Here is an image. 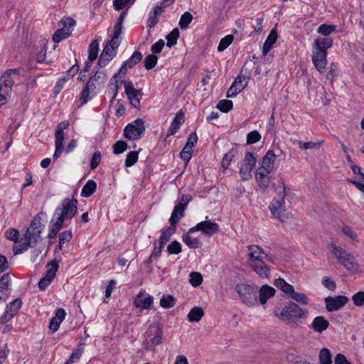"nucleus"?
Here are the masks:
<instances>
[{
  "mask_svg": "<svg viewBox=\"0 0 364 364\" xmlns=\"http://www.w3.org/2000/svg\"><path fill=\"white\" fill-rule=\"evenodd\" d=\"M79 65H77V61L76 60L75 64H74L70 69H68L65 75L63 76L68 80L70 78L73 77L79 71Z\"/></svg>",
  "mask_w": 364,
  "mask_h": 364,
  "instance_id": "nucleus-61",
  "label": "nucleus"
},
{
  "mask_svg": "<svg viewBox=\"0 0 364 364\" xmlns=\"http://www.w3.org/2000/svg\"><path fill=\"white\" fill-rule=\"evenodd\" d=\"M352 299L355 305L361 306L364 305V291H359L355 294Z\"/></svg>",
  "mask_w": 364,
  "mask_h": 364,
  "instance_id": "nucleus-62",
  "label": "nucleus"
},
{
  "mask_svg": "<svg viewBox=\"0 0 364 364\" xmlns=\"http://www.w3.org/2000/svg\"><path fill=\"white\" fill-rule=\"evenodd\" d=\"M144 132V121L142 119L138 118L125 127L124 136L129 140L136 141L142 137Z\"/></svg>",
  "mask_w": 364,
  "mask_h": 364,
  "instance_id": "nucleus-11",
  "label": "nucleus"
},
{
  "mask_svg": "<svg viewBox=\"0 0 364 364\" xmlns=\"http://www.w3.org/2000/svg\"><path fill=\"white\" fill-rule=\"evenodd\" d=\"M193 20V16L190 12H185L180 18L179 26L182 30H185Z\"/></svg>",
  "mask_w": 364,
  "mask_h": 364,
  "instance_id": "nucleus-46",
  "label": "nucleus"
},
{
  "mask_svg": "<svg viewBox=\"0 0 364 364\" xmlns=\"http://www.w3.org/2000/svg\"><path fill=\"white\" fill-rule=\"evenodd\" d=\"M67 81H68V80L66 78H65L64 77H60L58 80V81L56 82V83L53 87V94L55 96H57L60 92V91L62 90V89L64 87V85L65 84V82Z\"/></svg>",
  "mask_w": 364,
  "mask_h": 364,
  "instance_id": "nucleus-59",
  "label": "nucleus"
},
{
  "mask_svg": "<svg viewBox=\"0 0 364 364\" xmlns=\"http://www.w3.org/2000/svg\"><path fill=\"white\" fill-rule=\"evenodd\" d=\"M5 234H6V237L8 240L14 242L15 244L14 245L19 244V241H20L19 232L17 230L14 229V228L8 229L6 231Z\"/></svg>",
  "mask_w": 364,
  "mask_h": 364,
  "instance_id": "nucleus-48",
  "label": "nucleus"
},
{
  "mask_svg": "<svg viewBox=\"0 0 364 364\" xmlns=\"http://www.w3.org/2000/svg\"><path fill=\"white\" fill-rule=\"evenodd\" d=\"M333 45L331 38H317L312 46V62L316 69L323 73L327 65V50Z\"/></svg>",
  "mask_w": 364,
  "mask_h": 364,
  "instance_id": "nucleus-5",
  "label": "nucleus"
},
{
  "mask_svg": "<svg viewBox=\"0 0 364 364\" xmlns=\"http://www.w3.org/2000/svg\"><path fill=\"white\" fill-rule=\"evenodd\" d=\"M46 215L45 213L41 212L32 219L23 237L20 238L19 244L13 246L12 250L15 255L23 253L29 247L36 246L44 227L41 223V216Z\"/></svg>",
  "mask_w": 364,
  "mask_h": 364,
  "instance_id": "nucleus-2",
  "label": "nucleus"
},
{
  "mask_svg": "<svg viewBox=\"0 0 364 364\" xmlns=\"http://www.w3.org/2000/svg\"><path fill=\"white\" fill-rule=\"evenodd\" d=\"M276 159V155L272 150H269L262 159V166L266 170H273V165Z\"/></svg>",
  "mask_w": 364,
  "mask_h": 364,
  "instance_id": "nucleus-28",
  "label": "nucleus"
},
{
  "mask_svg": "<svg viewBox=\"0 0 364 364\" xmlns=\"http://www.w3.org/2000/svg\"><path fill=\"white\" fill-rule=\"evenodd\" d=\"M84 343H80L77 348L71 353L70 358L65 362V364H72L77 362L84 352Z\"/></svg>",
  "mask_w": 364,
  "mask_h": 364,
  "instance_id": "nucleus-30",
  "label": "nucleus"
},
{
  "mask_svg": "<svg viewBox=\"0 0 364 364\" xmlns=\"http://www.w3.org/2000/svg\"><path fill=\"white\" fill-rule=\"evenodd\" d=\"M116 50L106 45L98 60L99 66L100 68L105 67L116 55Z\"/></svg>",
  "mask_w": 364,
  "mask_h": 364,
  "instance_id": "nucleus-21",
  "label": "nucleus"
},
{
  "mask_svg": "<svg viewBox=\"0 0 364 364\" xmlns=\"http://www.w3.org/2000/svg\"><path fill=\"white\" fill-rule=\"evenodd\" d=\"M249 77L243 75H238L234 82L232 84L238 91L242 92L248 83Z\"/></svg>",
  "mask_w": 364,
  "mask_h": 364,
  "instance_id": "nucleus-33",
  "label": "nucleus"
},
{
  "mask_svg": "<svg viewBox=\"0 0 364 364\" xmlns=\"http://www.w3.org/2000/svg\"><path fill=\"white\" fill-rule=\"evenodd\" d=\"M122 33V32L119 31V29H118L117 31L114 30L112 38L107 43L106 45L117 51V49L121 43L120 36Z\"/></svg>",
  "mask_w": 364,
  "mask_h": 364,
  "instance_id": "nucleus-35",
  "label": "nucleus"
},
{
  "mask_svg": "<svg viewBox=\"0 0 364 364\" xmlns=\"http://www.w3.org/2000/svg\"><path fill=\"white\" fill-rule=\"evenodd\" d=\"M237 153V149H231L228 153H226L224 155V156L223 158L222 163H221L222 164V166L224 168H228L231 161L235 156Z\"/></svg>",
  "mask_w": 364,
  "mask_h": 364,
  "instance_id": "nucleus-44",
  "label": "nucleus"
},
{
  "mask_svg": "<svg viewBox=\"0 0 364 364\" xmlns=\"http://www.w3.org/2000/svg\"><path fill=\"white\" fill-rule=\"evenodd\" d=\"M320 364H331V354L328 348H322L319 353Z\"/></svg>",
  "mask_w": 364,
  "mask_h": 364,
  "instance_id": "nucleus-43",
  "label": "nucleus"
},
{
  "mask_svg": "<svg viewBox=\"0 0 364 364\" xmlns=\"http://www.w3.org/2000/svg\"><path fill=\"white\" fill-rule=\"evenodd\" d=\"M330 250L332 254L338 259V261L345 267L346 269L350 272H355L358 269V264L355 261V258L351 254L347 252L343 248L331 245Z\"/></svg>",
  "mask_w": 364,
  "mask_h": 364,
  "instance_id": "nucleus-8",
  "label": "nucleus"
},
{
  "mask_svg": "<svg viewBox=\"0 0 364 364\" xmlns=\"http://www.w3.org/2000/svg\"><path fill=\"white\" fill-rule=\"evenodd\" d=\"M50 268L47 270L46 275L38 282V288L44 291L51 284L56 275L58 269V264L55 260H52L47 264Z\"/></svg>",
  "mask_w": 364,
  "mask_h": 364,
  "instance_id": "nucleus-15",
  "label": "nucleus"
},
{
  "mask_svg": "<svg viewBox=\"0 0 364 364\" xmlns=\"http://www.w3.org/2000/svg\"><path fill=\"white\" fill-rule=\"evenodd\" d=\"M343 234L350 238L353 241H358V235L350 227L344 226L341 229Z\"/></svg>",
  "mask_w": 364,
  "mask_h": 364,
  "instance_id": "nucleus-60",
  "label": "nucleus"
},
{
  "mask_svg": "<svg viewBox=\"0 0 364 364\" xmlns=\"http://www.w3.org/2000/svg\"><path fill=\"white\" fill-rule=\"evenodd\" d=\"M289 297H291L293 300L296 301L298 303H300L301 304L307 305L309 304V299L306 296V295L304 293H299L293 290V291L289 295Z\"/></svg>",
  "mask_w": 364,
  "mask_h": 364,
  "instance_id": "nucleus-45",
  "label": "nucleus"
},
{
  "mask_svg": "<svg viewBox=\"0 0 364 364\" xmlns=\"http://www.w3.org/2000/svg\"><path fill=\"white\" fill-rule=\"evenodd\" d=\"M63 27L55 31L53 33L52 39L55 43H60L63 39L68 38L72 33L73 27L75 21L72 18H65L60 21Z\"/></svg>",
  "mask_w": 364,
  "mask_h": 364,
  "instance_id": "nucleus-12",
  "label": "nucleus"
},
{
  "mask_svg": "<svg viewBox=\"0 0 364 364\" xmlns=\"http://www.w3.org/2000/svg\"><path fill=\"white\" fill-rule=\"evenodd\" d=\"M261 139V136L257 131H252L247 135V143L248 144H252L259 141Z\"/></svg>",
  "mask_w": 364,
  "mask_h": 364,
  "instance_id": "nucleus-57",
  "label": "nucleus"
},
{
  "mask_svg": "<svg viewBox=\"0 0 364 364\" xmlns=\"http://www.w3.org/2000/svg\"><path fill=\"white\" fill-rule=\"evenodd\" d=\"M267 258V255L259 246H247V263L261 278H268L270 274V268L264 262Z\"/></svg>",
  "mask_w": 364,
  "mask_h": 364,
  "instance_id": "nucleus-4",
  "label": "nucleus"
},
{
  "mask_svg": "<svg viewBox=\"0 0 364 364\" xmlns=\"http://www.w3.org/2000/svg\"><path fill=\"white\" fill-rule=\"evenodd\" d=\"M77 201L75 199L66 198L55 208L54 215L49 225L48 238H54L62 228L66 220L73 218L77 213Z\"/></svg>",
  "mask_w": 364,
  "mask_h": 364,
  "instance_id": "nucleus-1",
  "label": "nucleus"
},
{
  "mask_svg": "<svg viewBox=\"0 0 364 364\" xmlns=\"http://www.w3.org/2000/svg\"><path fill=\"white\" fill-rule=\"evenodd\" d=\"M329 322L323 316H316L310 327L316 333H321L328 328Z\"/></svg>",
  "mask_w": 364,
  "mask_h": 364,
  "instance_id": "nucleus-23",
  "label": "nucleus"
},
{
  "mask_svg": "<svg viewBox=\"0 0 364 364\" xmlns=\"http://www.w3.org/2000/svg\"><path fill=\"white\" fill-rule=\"evenodd\" d=\"M321 282H322V284L326 288H327L328 289H329L331 291L335 290V289L336 287V282L328 277H324L322 279Z\"/></svg>",
  "mask_w": 364,
  "mask_h": 364,
  "instance_id": "nucleus-63",
  "label": "nucleus"
},
{
  "mask_svg": "<svg viewBox=\"0 0 364 364\" xmlns=\"http://www.w3.org/2000/svg\"><path fill=\"white\" fill-rule=\"evenodd\" d=\"M232 102L228 100H220L218 105L217 108L223 112H228L232 108Z\"/></svg>",
  "mask_w": 364,
  "mask_h": 364,
  "instance_id": "nucleus-54",
  "label": "nucleus"
},
{
  "mask_svg": "<svg viewBox=\"0 0 364 364\" xmlns=\"http://www.w3.org/2000/svg\"><path fill=\"white\" fill-rule=\"evenodd\" d=\"M163 331L156 324H151L144 333L143 346L146 350H154L155 348L161 343Z\"/></svg>",
  "mask_w": 364,
  "mask_h": 364,
  "instance_id": "nucleus-9",
  "label": "nucleus"
},
{
  "mask_svg": "<svg viewBox=\"0 0 364 364\" xmlns=\"http://www.w3.org/2000/svg\"><path fill=\"white\" fill-rule=\"evenodd\" d=\"M182 251V247L179 242L175 240L167 246V252L169 255H178Z\"/></svg>",
  "mask_w": 364,
  "mask_h": 364,
  "instance_id": "nucleus-49",
  "label": "nucleus"
},
{
  "mask_svg": "<svg viewBox=\"0 0 364 364\" xmlns=\"http://www.w3.org/2000/svg\"><path fill=\"white\" fill-rule=\"evenodd\" d=\"M219 230L218 224L210 220H205L190 228V232L201 231L205 235L212 236L217 233Z\"/></svg>",
  "mask_w": 364,
  "mask_h": 364,
  "instance_id": "nucleus-17",
  "label": "nucleus"
},
{
  "mask_svg": "<svg viewBox=\"0 0 364 364\" xmlns=\"http://www.w3.org/2000/svg\"><path fill=\"white\" fill-rule=\"evenodd\" d=\"M69 126L68 121L60 122L56 127L55 132V150L53 154V158L57 159L61 154L63 149V140H64V130L66 129Z\"/></svg>",
  "mask_w": 364,
  "mask_h": 364,
  "instance_id": "nucleus-14",
  "label": "nucleus"
},
{
  "mask_svg": "<svg viewBox=\"0 0 364 364\" xmlns=\"http://www.w3.org/2000/svg\"><path fill=\"white\" fill-rule=\"evenodd\" d=\"M164 245H161L160 243L159 244V246H156V245H154V248L149 258L148 259L149 263H151L154 260L157 259L161 256V254L162 250L164 249Z\"/></svg>",
  "mask_w": 364,
  "mask_h": 364,
  "instance_id": "nucleus-55",
  "label": "nucleus"
},
{
  "mask_svg": "<svg viewBox=\"0 0 364 364\" xmlns=\"http://www.w3.org/2000/svg\"><path fill=\"white\" fill-rule=\"evenodd\" d=\"M203 315V310L200 307H194L190 311L187 316L190 322H198Z\"/></svg>",
  "mask_w": 364,
  "mask_h": 364,
  "instance_id": "nucleus-31",
  "label": "nucleus"
},
{
  "mask_svg": "<svg viewBox=\"0 0 364 364\" xmlns=\"http://www.w3.org/2000/svg\"><path fill=\"white\" fill-rule=\"evenodd\" d=\"M91 86V77H90L86 83L85 87L80 94L79 98L75 102L74 105L76 108L81 107L83 105L88 102Z\"/></svg>",
  "mask_w": 364,
  "mask_h": 364,
  "instance_id": "nucleus-22",
  "label": "nucleus"
},
{
  "mask_svg": "<svg viewBox=\"0 0 364 364\" xmlns=\"http://www.w3.org/2000/svg\"><path fill=\"white\" fill-rule=\"evenodd\" d=\"M233 36L232 35H228L223 38L218 46V50L222 52L225 50L232 42Z\"/></svg>",
  "mask_w": 364,
  "mask_h": 364,
  "instance_id": "nucleus-52",
  "label": "nucleus"
},
{
  "mask_svg": "<svg viewBox=\"0 0 364 364\" xmlns=\"http://www.w3.org/2000/svg\"><path fill=\"white\" fill-rule=\"evenodd\" d=\"M14 75H19V69H9L0 77V108L8 102L14 84Z\"/></svg>",
  "mask_w": 364,
  "mask_h": 364,
  "instance_id": "nucleus-7",
  "label": "nucleus"
},
{
  "mask_svg": "<svg viewBox=\"0 0 364 364\" xmlns=\"http://www.w3.org/2000/svg\"><path fill=\"white\" fill-rule=\"evenodd\" d=\"M348 301L346 296H328L325 299L326 309L328 311H337L342 308Z\"/></svg>",
  "mask_w": 364,
  "mask_h": 364,
  "instance_id": "nucleus-18",
  "label": "nucleus"
},
{
  "mask_svg": "<svg viewBox=\"0 0 364 364\" xmlns=\"http://www.w3.org/2000/svg\"><path fill=\"white\" fill-rule=\"evenodd\" d=\"M138 151H130L127 154L124 165L126 167L133 166L138 160Z\"/></svg>",
  "mask_w": 364,
  "mask_h": 364,
  "instance_id": "nucleus-53",
  "label": "nucleus"
},
{
  "mask_svg": "<svg viewBox=\"0 0 364 364\" xmlns=\"http://www.w3.org/2000/svg\"><path fill=\"white\" fill-rule=\"evenodd\" d=\"M274 284L289 296L294 289L292 285L287 283L284 279L282 278L275 279Z\"/></svg>",
  "mask_w": 364,
  "mask_h": 364,
  "instance_id": "nucleus-29",
  "label": "nucleus"
},
{
  "mask_svg": "<svg viewBox=\"0 0 364 364\" xmlns=\"http://www.w3.org/2000/svg\"><path fill=\"white\" fill-rule=\"evenodd\" d=\"M154 299L144 291H140L134 300V306L141 309H149L153 304Z\"/></svg>",
  "mask_w": 364,
  "mask_h": 364,
  "instance_id": "nucleus-19",
  "label": "nucleus"
},
{
  "mask_svg": "<svg viewBox=\"0 0 364 364\" xmlns=\"http://www.w3.org/2000/svg\"><path fill=\"white\" fill-rule=\"evenodd\" d=\"M189 282L193 287H198L203 282L202 275L197 272H192L189 274Z\"/></svg>",
  "mask_w": 364,
  "mask_h": 364,
  "instance_id": "nucleus-50",
  "label": "nucleus"
},
{
  "mask_svg": "<svg viewBox=\"0 0 364 364\" xmlns=\"http://www.w3.org/2000/svg\"><path fill=\"white\" fill-rule=\"evenodd\" d=\"M127 148V144L124 141H117L113 145L114 153L119 154L123 153Z\"/></svg>",
  "mask_w": 364,
  "mask_h": 364,
  "instance_id": "nucleus-56",
  "label": "nucleus"
},
{
  "mask_svg": "<svg viewBox=\"0 0 364 364\" xmlns=\"http://www.w3.org/2000/svg\"><path fill=\"white\" fill-rule=\"evenodd\" d=\"M21 306L22 300L20 298H17L7 304L5 309H8V311L14 316L21 308Z\"/></svg>",
  "mask_w": 364,
  "mask_h": 364,
  "instance_id": "nucleus-38",
  "label": "nucleus"
},
{
  "mask_svg": "<svg viewBox=\"0 0 364 364\" xmlns=\"http://www.w3.org/2000/svg\"><path fill=\"white\" fill-rule=\"evenodd\" d=\"M158 58L154 54L148 55L144 59V67L146 70H151L155 67Z\"/></svg>",
  "mask_w": 364,
  "mask_h": 364,
  "instance_id": "nucleus-51",
  "label": "nucleus"
},
{
  "mask_svg": "<svg viewBox=\"0 0 364 364\" xmlns=\"http://www.w3.org/2000/svg\"><path fill=\"white\" fill-rule=\"evenodd\" d=\"M142 58V54L139 51H134L131 57L125 61L129 68H133L136 64L139 63Z\"/></svg>",
  "mask_w": 364,
  "mask_h": 364,
  "instance_id": "nucleus-47",
  "label": "nucleus"
},
{
  "mask_svg": "<svg viewBox=\"0 0 364 364\" xmlns=\"http://www.w3.org/2000/svg\"><path fill=\"white\" fill-rule=\"evenodd\" d=\"M275 289L268 285H263L259 291V302L264 304L267 301L274 296Z\"/></svg>",
  "mask_w": 364,
  "mask_h": 364,
  "instance_id": "nucleus-25",
  "label": "nucleus"
},
{
  "mask_svg": "<svg viewBox=\"0 0 364 364\" xmlns=\"http://www.w3.org/2000/svg\"><path fill=\"white\" fill-rule=\"evenodd\" d=\"M184 216V210L179 207H174L173 210L169 219L170 224L176 226L178 221Z\"/></svg>",
  "mask_w": 364,
  "mask_h": 364,
  "instance_id": "nucleus-34",
  "label": "nucleus"
},
{
  "mask_svg": "<svg viewBox=\"0 0 364 364\" xmlns=\"http://www.w3.org/2000/svg\"><path fill=\"white\" fill-rule=\"evenodd\" d=\"M124 86L125 93L130 103L134 107H139L140 105V100L142 96L141 90L135 89L131 81H124Z\"/></svg>",
  "mask_w": 364,
  "mask_h": 364,
  "instance_id": "nucleus-16",
  "label": "nucleus"
},
{
  "mask_svg": "<svg viewBox=\"0 0 364 364\" xmlns=\"http://www.w3.org/2000/svg\"><path fill=\"white\" fill-rule=\"evenodd\" d=\"M256 162L257 159L251 152H247L245 154L239 172L242 181H248L252 178L251 172L255 166Z\"/></svg>",
  "mask_w": 364,
  "mask_h": 364,
  "instance_id": "nucleus-13",
  "label": "nucleus"
},
{
  "mask_svg": "<svg viewBox=\"0 0 364 364\" xmlns=\"http://www.w3.org/2000/svg\"><path fill=\"white\" fill-rule=\"evenodd\" d=\"M272 170H266L264 168L259 167L257 170L255 178L259 186L265 190L269 183V174Z\"/></svg>",
  "mask_w": 364,
  "mask_h": 364,
  "instance_id": "nucleus-20",
  "label": "nucleus"
},
{
  "mask_svg": "<svg viewBox=\"0 0 364 364\" xmlns=\"http://www.w3.org/2000/svg\"><path fill=\"white\" fill-rule=\"evenodd\" d=\"M11 284V277L9 273L4 274L0 278V292L9 293V286Z\"/></svg>",
  "mask_w": 364,
  "mask_h": 364,
  "instance_id": "nucleus-36",
  "label": "nucleus"
},
{
  "mask_svg": "<svg viewBox=\"0 0 364 364\" xmlns=\"http://www.w3.org/2000/svg\"><path fill=\"white\" fill-rule=\"evenodd\" d=\"M165 45V42L164 40L160 39L157 42H156L154 44H153L151 47V50L152 52V54H156L159 53L161 50L163 49L164 46Z\"/></svg>",
  "mask_w": 364,
  "mask_h": 364,
  "instance_id": "nucleus-64",
  "label": "nucleus"
},
{
  "mask_svg": "<svg viewBox=\"0 0 364 364\" xmlns=\"http://www.w3.org/2000/svg\"><path fill=\"white\" fill-rule=\"evenodd\" d=\"M179 37V30L178 28L173 29L169 34L166 36L167 43L168 48H171L176 45Z\"/></svg>",
  "mask_w": 364,
  "mask_h": 364,
  "instance_id": "nucleus-41",
  "label": "nucleus"
},
{
  "mask_svg": "<svg viewBox=\"0 0 364 364\" xmlns=\"http://www.w3.org/2000/svg\"><path fill=\"white\" fill-rule=\"evenodd\" d=\"M294 143L296 144L301 149H304V150L318 149L321 147V144H322L321 142H312V141L303 143L302 141H301L299 140H296L294 141Z\"/></svg>",
  "mask_w": 364,
  "mask_h": 364,
  "instance_id": "nucleus-42",
  "label": "nucleus"
},
{
  "mask_svg": "<svg viewBox=\"0 0 364 364\" xmlns=\"http://www.w3.org/2000/svg\"><path fill=\"white\" fill-rule=\"evenodd\" d=\"M274 314L287 324H298L307 318L309 311L301 309L297 304L289 301L281 307L276 308Z\"/></svg>",
  "mask_w": 364,
  "mask_h": 364,
  "instance_id": "nucleus-3",
  "label": "nucleus"
},
{
  "mask_svg": "<svg viewBox=\"0 0 364 364\" xmlns=\"http://www.w3.org/2000/svg\"><path fill=\"white\" fill-rule=\"evenodd\" d=\"M124 82H123L122 80H119L117 78H112L111 83L109 84V92L112 95V100H113L117 95L118 90L122 85V84H124Z\"/></svg>",
  "mask_w": 364,
  "mask_h": 364,
  "instance_id": "nucleus-40",
  "label": "nucleus"
},
{
  "mask_svg": "<svg viewBox=\"0 0 364 364\" xmlns=\"http://www.w3.org/2000/svg\"><path fill=\"white\" fill-rule=\"evenodd\" d=\"M176 304L175 298L168 294L163 295L160 300V306L164 309H170Z\"/></svg>",
  "mask_w": 364,
  "mask_h": 364,
  "instance_id": "nucleus-37",
  "label": "nucleus"
},
{
  "mask_svg": "<svg viewBox=\"0 0 364 364\" xmlns=\"http://www.w3.org/2000/svg\"><path fill=\"white\" fill-rule=\"evenodd\" d=\"M176 231V226L170 225L169 228L162 232L159 237V243L164 245L169 240L171 237L174 234Z\"/></svg>",
  "mask_w": 364,
  "mask_h": 364,
  "instance_id": "nucleus-32",
  "label": "nucleus"
},
{
  "mask_svg": "<svg viewBox=\"0 0 364 364\" xmlns=\"http://www.w3.org/2000/svg\"><path fill=\"white\" fill-rule=\"evenodd\" d=\"M275 191L279 196V198H274L269 205V209L272 214L280 221H283L285 215L286 207L284 205V198L286 196V186L282 181H279L275 187Z\"/></svg>",
  "mask_w": 364,
  "mask_h": 364,
  "instance_id": "nucleus-6",
  "label": "nucleus"
},
{
  "mask_svg": "<svg viewBox=\"0 0 364 364\" xmlns=\"http://www.w3.org/2000/svg\"><path fill=\"white\" fill-rule=\"evenodd\" d=\"M241 301L249 306L257 303V287L245 283L238 284L235 288Z\"/></svg>",
  "mask_w": 364,
  "mask_h": 364,
  "instance_id": "nucleus-10",
  "label": "nucleus"
},
{
  "mask_svg": "<svg viewBox=\"0 0 364 364\" xmlns=\"http://www.w3.org/2000/svg\"><path fill=\"white\" fill-rule=\"evenodd\" d=\"M184 122L183 114L181 112H179L176 114L174 119H173L171 126L167 132V137L176 134V132L179 129L181 125Z\"/></svg>",
  "mask_w": 364,
  "mask_h": 364,
  "instance_id": "nucleus-24",
  "label": "nucleus"
},
{
  "mask_svg": "<svg viewBox=\"0 0 364 364\" xmlns=\"http://www.w3.org/2000/svg\"><path fill=\"white\" fill-rule=\"evenodd\" d=\"M336 26L328 24H321L317 28V33L328 38L327 36L333 33L336 31Z\"/></svg>",
  "mask_w": 364,
  "mask_h": 364,
  "instance_id": "nucleus-39",
  "label": "nucleus"
},
{
  "mask_svg": "<svg viewBox=\"0 0 364 364\" xmlns=\"http://www.w3.org/2000/svg\"><path fill=\"white\" fill-rule=\"evenodd\" d=\"M192 196L191 195H183L177 205H176V207H179L181 210H183L185 211V209L188 204V203L191 200Z\"/></svg>",
  "mask_w": 364,
  "mask_h": 364,
  "instance_id": "nucleus-58",
  "label": "nucleus"
},
{
  "mask_svg": "<svg viewBox=\"0 0 364 364\" xmlns=\"http://www.w3.org/2000/svg\"><path fill=\"white\" fill-rule=\"evenodd\" d=\"M190 230L182 236L183 242L191 249H196L201 245L200 240L196 237H193Z\"/></svg>",
  "mask_w": 364,
  "mask_h": 364,
  "instance_id": "nucleus-27",
  "label": "nucleus"
},
{
  "mask_svg": "<svg viewBox=\"0 0 364 364\" xmlns=\"http://www.w3.org/2000/svg\"><path fill=\"white\" fill-rule=\"evenodd\" d=\"M278 38V35L277 31L275 29H272L269 34L268 35L262 47V54L263 55H267L272 46L276 43Z\"/></svg>",
  "mask_w": 364,
  "mask_h": 364,
  "instance_id": "nucleus-26",
  "label": "nucleus"
}]
</instances>
